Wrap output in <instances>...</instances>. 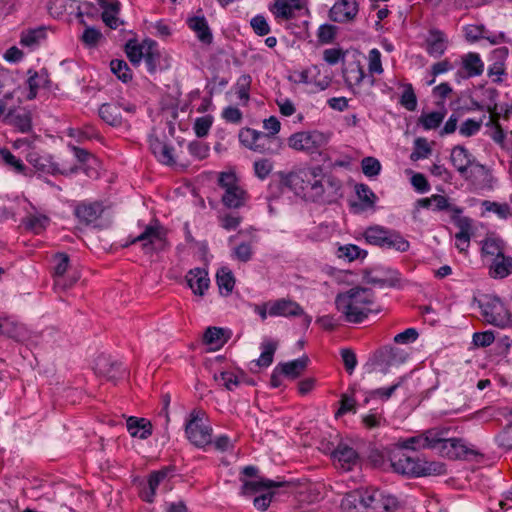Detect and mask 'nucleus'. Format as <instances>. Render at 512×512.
<instances>
[{
	"mask_svg": "<svg viewBox=\"0 0 512 512\" xmlns=\"http://www.w3.org/2000/svg\"><path fill=\"white\" fill-rule=\"evenodd\" d=\"M283 183L305 199L331 204L343 196L342 182L322 166L303 167L283 177Z\"/></svg>",
	"mask_w": 512,
	"mask_h": 512,
	"instance_id": "f257e3e1",
	"label": "nucleus"
},
{
	"mask_svg": "<svg viewBox=\"0 0 512 512\" xmlns=\"http://www.w3.org/2000/svg\"><path fill=\"white\" fill-rule=\"evenodd\" d=\"M335 305L343 319L352 324L362 323L371 313H377L374 308V293L368 288L354 287L337 295Z\"/></svg>",
	"mask_w": 512,
	"mask_h": 512,
	"instance_id": "f03ea898",
	"label": "nucleus"
},
{
	"mask_svg": "<svg viewBox=\"0 0 512 512\" xmlns=\"http://www.w3.org/2000/svg\"><path fill=\"white\" fill-rule=\"evenodd\" d=\"M398 450L437 449L442 454L453 458L464 452V444L458 438H446L445 432L439 429H429L421 434L398 442Z\"/></svg>",
	"mask_w": 512,
	"mask_h": 512,
	"instance_id": "7ed1b4c3",
	"label": "nucleus"
},
{
	"mask_svg": "<svg viewBox=\"0 0 512 512\" xmlns=\"http://www.w3.org/2000/svg\"><path fill=\"white\" fill-rule=\"evenodd\" d=\"M362 512H400L404 503L396 496L380 489H360L348 494L344 503Z\"/></svg>",
	"mask_w": 512,
	"mask_h": 512,
	"instance_id": "20e7f679",
	"label": "nucleus"
},
{
	"mask_svg": "<svg viewBox=\"0 0 512 512\" xmlns=\"http://www.w3.org/2000/svg\"><path fill=\"white\" fill-rule=\"evenodd\" d=\"M391 467L394 472L405 476H424L432 472L441 473L443 465L428 463L419 458L412 457L402 450L394 451L390 456Z\"/></svg>",
	"mask_w": 512,
	"mask_h": 512,
	"instance_id": "39448f33",
	"label": "nucleus"
},
{
	"mask_svg": "<svg viewBox=\"0 0 512 512\" xmlns=\"http://www.w3.org/2000/svg\"><path fill=\"white\" fill-rule=\"evenodd\" d=\"M212 427L208 424L206 413L194 409L189 413L185 424V434L189 442L197 448L212 444Z\"/></svg>",
	"mask_w": 512,
	"mask_h": 512,
	"instance_id": "423d86ee",
	"label": "nucleus"
},
{
	"mask_svg": "<svg viewBox=\"0 0 512 512\" xmlns=\"http://www.w3.org/2000/svg\"><path fill=\"white\" fill-rule=\"evenodd\" d=\"M328 141V134L318 130H310L291 134L287 139V144L293 150L315 155L320 154Z\"/></svg>",
	"mask_w": 512,
	"mask_h": 512,
	"instance_id": "0eeeda50",
	"label": "nucleus"
},
{
	"mask_svg": "<svg viewBox=\"0 0 512 512\" xmlns=\"http://www.w3.org/2000/svg\"><path fill=\"white\" fill-rule=\"evenodd\" d=\"M27 162L35 169L40 175H64L68 176L76 173L77 166L66 165L54 160L50 154H40L36 151H31L26 155Z\"/></svg>",
	"mask_w": 512,
	"mask_h": 512,
	"instance_id": "6e6552de",
	"label": "nucleus"
},
{
	"mask_svg": "<svg viewBox=\"0 0 512 512\" xmlns=\"http://www.w3.org/2000/svg\"><path fill=\"white\" fill-rule=\"evenodd\" d=\"M283 483L276 482L270 479H253L243 481L242 494L253 495L260 493L253 500L254 506L260 511H265L273 498V493L270 491L272 488L281 487Z\"/></svg>",
	"mask_w": 512,
	"mask_h": 512,
	"instance_id": "1a4fd4ad",
	"label": "nucleus"
},
{
	"mask_svg": "<svg viewBox=\"0 0 512 512\" xmlns=\"http://www.w3.org/2000/svg\"><path fill=\"white\" fill-rule=\"evenodd\" d=\"M219 186L224 190L221 200L225 207L238 209L243 207L249 199L247 192L237 184V179L232 173H221Z\"/></svg>",
	"mask_w": 512,
	"mask_h": 512,
	"instance_id": "9d476101",
	"label": "nucleus"
},
{
	"mask_svg": "<svg viewBox=\"0 0 512 512\" xmlns=\"http://www.w3.org/2000/svg\"><path fill=\"white\" fill-rule=\"evenodd\" d=\"M166 229L155 220L147 225L142 233L133 238L130 244L141 243V247L145 253H153L162 251L167 246Z\"/></svg>",
	"mask_w": 512,
	"mask_h": 512,
	"instance_id": "9b49d317",
	"label": "nucleus"
},
{
	"mask_svg": "<svg viewBox=\"0 0 512 512\" xmlns=\"http://www.w3.org/2000/svg\"><path fill=\"white\" fill-rule=\"evenodd\" d=\"M484 320L496 327L505 328L511 322V314L498 297H488L480 304Z\"/></svg>",
	"mask_w": 512,
	"mask_h": 512,
	"instance_id": "f8f14e48",
	"label": "nucleus"
},
{
	"mask_svg": "<svg viewBox=\"0 0 512 512\" xmlns=\"http://www.w3.org/2000/svg\"><path fill=\"white\" fill-rule=\"evenodd\" d=\"M173 468L163 467L160 470L152 471L147 479L146 484L141 488L140 497L147 503H153L156 491L160 486L169 490V481L172 476Z\"/></svg>",
	"mask_w": 512,
	"mask_h": 512,
	"instance_id": "ddd939ff",
	"label": "nucleus"
},
{
	"mask_svg": "<svg viewBox=\"0 0 512 512\" xmlns=\"http://www.w3.org/2000/svg\"><path fill=\"white\" fill-rule=\"evenodd\" d=\"M270 316L271 317H303V324L308 327L312 321V317L306 314L303 308L295 301L280 298L270 301Z\"/></svg>",
	"mask_w": 512,
	"mask_h": 512,
	"instance_id": "4468645a",
	"label": "nucleus"
},
{
	"mask_svg": "<svg viewBox=\"0 0 512 512\" xmlns=\"http://www.w3.org/2000/svg\"><path fill=\"white\" fill-rule=\"evenodd\" d=\"M463 178L471 182L478 190H492L497 181L492 171L478 161L474 162Z\"/></svg>",
	"mask_w": 512,
	"mask_h": 512,
	"instance_id": "2eb2a0df",
	"label": "nucleus"
},
{
	"mask_svg": "<svg viewBox=\"0 0 512 512\" xmlns=\"http://www.w3.org/2000/svg\"><path fill=\"white\" fill-rule=\"evenodd\" d=\"M303 8L302 0H273L269 6L270 12L278 22L296 18Z\"/></svg>",
	"mask_w": 512,
	"mask_h": 512,
	"instance_id": "dca6fc26",
	"label": "nucleus"
},
{
	"mask_svg": "<svg viewBox=\"0 0 512 512\" xmlns=\"http://www.w3.org/2000/svg\"><path fill=\"white\" fill-rule=\"evenodd\" d=\"M452 220L459 230L455 234V246L460 252H466L473 235V220L466 216H453Z\"/></svg>",
	"mask_w": 512,
	"mask_h": 512,
	"instance_id": "f3484780",
	"label": "nucleus"
},
{
	"mask_svg": "<svg viewBox=\"0 0 512 512\" xmlns=\"http://www.w3.org/2000/svg\"><path fill=\"white\" fill-rule=\"evenodd\" d=\"M358 4L356 0H339L329 11V18L333 22L347 23L356 17Z\"/></svg>",
	"mask_w": 512,
	"mask_h": 512,
	"instance_id": "a211bd4d",
	"label": "nucleus"
},
{
	"mask_svg": "<svg viewBox=\"0 0 512 512\" xmlns=\"http://www.w3.org/2000/svg\"><path fill=\"white\" fill-rule=\"evenodd\" d=\"M449 40L447 35L436 28H432L428 31L425 38V49L426 52L434 57H441L448 48Z\"/></svg>",
	"mask_w": 512,
	"mask_h": 512,
	"instance_id": "6ab92c4d",
	"label": "nucleus"
},
{
	"mask_svg": "<svg viewBox=\"0 0 512 512\" xmlns=\"http://www.w3.org/2000/svg\"><path fill=\"white\" fill-rule=\"evenodd\" d=\"M484 72V62L476 52H469L461 57L458 74L463 78H474Z\"/></svg>",
	"mask_w": 512,
	"mask_h": 512,
	"instance_id": "aec40b11",
	"label": "nucleus"
},
{
	"mask_svg": "<svg viewBox=\"0 0 512 512\" xmlns=\"http://www.w3.org/2000/svg\"><path fill=\"white\" fill-rule=\"evenodd\" d=\"M48 12L54 18H62L67 14H72L76 11V15L82 24H85L83 20V13L76 0H50L48 3Z\"/></svg>",
	"mask_w": 512,
	"mask_h": 512,
	"instance_id": "412c9836",
	"label": "nucleus"
},
{
	"mask_svg": "<svg viewBox=\"0 0 512 512\" xmlns=\"http://www.w3.org/2000/svg\"><path fill=\"white\" fill-rule=\"evenodd\" d=\"M335 463L344 471H350L358 462L356 450L346 444H339L332 453Z\"/></svg>",
	"mask_w": 512,
	"mask_h": 512,
	"instance_id": "4be33fe9",
	"label": "nucleus"
},
{
	"mask_svg": "<svg viewBox=\"0 0 512 512\" xmlns=\"http://www.w3.org/2000/svg\"><path fill=\"white\" fill-rule=\"evenodd\" d=\"M75 216L86 225L95 222L103 213V206L99 202L83 201L75 207Z\"/></svg>",
	"mask_w": 512,
	"mask_h": 512,
	"instance_id": "5701e85b",
	"label": "nucleus"
},
{
	"mask_svg": "<svg viewBox=\"0 0 512 512\" xmlns=\"http://www.w3.org/2000/svg\"><path fill=\"white\" fill-rule=\"evenodd\" d=\"M4 122L17 128L22 133H27L32 128L31 113L24 109H12L4 116Z\"/></svg>",
	"mask_w": 512,
	"mask_h": 512,
	"instance_id": "b1692460",
	"label": "nucleus"
},
{
	"mask_svg": "<svg viewBox=\"0 0 512 512\" xmlns=\"http://www.w3.org/2000/svg\"><path fill=\"white\" fill-rule=\"evenodd\" d=\"M450 158L453 166L462 177L466 176L467 171L476 161L473 155L462 145H457L452 149Z\"/></svg>",
	"mask_w": 512,
	"mask_h": 512,
	"instance_id": "393cba45",
	"label": "nucleus"
},
{
	"mask_svg": "<svg viewBox=\"0 0 512 512\" xmlns=\"http://www.w3.org/2000/svg\"><path fill=\"white\" fill-rule=\"evenodd\" d=\"M186 281L195 295L203 296L209 288L208 272L202 268L191 269L186 275Z\"/></svg>",
	"mask_w": 512,
	"mask_h": 512,
	"instance_id": "a878e982",
	"label": "nucleus"
},
{
	"mask_svg": "<svg viewBox=\"0 0 512 512\" xmlns=\"http://www.w3.org/2000/svg\"><path fill=\"white\" fill-rule=\"evenodd\" d=\"M96 369L109 380L115 381L125 375L126 369L122 363L112 361L109 357L100 356L96 360Z\"/></svg>",
	"mask_w": 512,
	"mask_h": 512,
	"instance_id": "bb28decb",
	"label": "nucleus"
},
{
	"mask_svg": "<svg viewBox=\"0 0 512 512\" xmlns=\"http://www.w3.org/2000/svg\"><path fill=\"white\" fill-rule=\"evenodd\" d=\"M55 267H54V285L55 287H59L62 289H67L71 287L76 281L77 278L74 277L69 282L64 278V274L66 273L69 267V257L65 253H58L55 256Z\"/></svg>",
	"mask_w": 512,
	"mask_h": 512,
	"instance_id": "cd10ccee",
	"label": "nucleus"
},
{
	"mask_svg": "<svg viewBox=\"0 0 512 512\" xmlns=\"http://www.w3.org/2000/svg\"><path fill=\"white\" fill-rule=\"evenodd\" d=\"M231 335L232 332L230 329L208 327L203 335V341L205 344L210 345L212 350H218L227 343Z\"/></svg>",
	"mask_w": 512,
	"mask_h": 512,
	"instance_id": "c85d7f7f",
	"label": "nucleus"
},
{
	"mask_svg": "<svg viewBox=\"0 0 512 512\" xmlns=\"http://www.w3.org/2000/svg\"><path fill=\"white\" fill-rule=\"evenodd\" d=\"M188 27L196 34L198 40L204 44H211L213 35L209 28L206 18L202 16H192L186 21Z\"/></svg>",
	"mask_w": 512,
	"mask_h": 512,
	"instance_id": "c756f323",
	"label": "nucleus"
},
{
	"mask_svg": "<svg viewBox=\"0 0 512 512\" xmlns=\"http://www.w3.org/2000/svg\"><path fill=\"white\" fill-rule=\"evenodd\" d=\"M126 426L131 437L139 438L142 440L150 437L153 432L152 424L146 418L131 416L127 419Z\"/></svg>",
	"mask_w": 512,
	"mask_h": 512,
	"instance_id": "7c9ffc66",
	"label": "nucleus"
},
{
	"mask_svg": "<svg viewBox=\"0 0 512 512\" xmlns=\"http://www.w3.org/2000/svg\"><path fill=\"white\" fill-rule=\"evenodd\" d=\"M149 146L152 154L160 163L165 165H173L175 163L173 147L167 145L156 137L149 138Z\"/></svg>",
	"mask_w": 512,
	"mask_h": 512,
	"instance_id": "2f4dec72",
	"label": "nucleus"
},
{
	"mask_svg": "<svg viewBox=\"0 0 512 512\" xmlns=\"http://www.w3.org/2000/svg\"><path fill=\"white\" fill-rule=\"evenodd\" d=\"M102 8V20L111 29H116L120 25L117 17L120 11V3L117 0H99Z\"/></svg>",
	"mask_w": 512,
	"mask_h": 512,
	"instance_id": "473e14b6",
	"label": "nucleus"
},
{
	"mask_svg": "<svg viewBox=\"0 0 512 512\" xmlns=\"http://www.w3.org/2000/svg\"><path fill=\"white\" fill-rule=\"evenodd\" d=\"M379 248L392 249L397 252H406L410 248V243L401 235L400 232L387 228V233Z\"/></svg>",
	"mask_w": 512,
	"mask_h": 512,
	"instance_id": "72a5a7b5",
	"label": "nucleus"
},
{
	"mask_svg": "<svg viewBox=\"0 0 512 512\" xmlns=\"http://www.w3.org/2000/svg\"><path fill=\"white\" fill-rule=\"evenodd\" d=\"M0 164L15 174L28 175L27 166L7 148H0Z\"/></svg>",
	"mask_w": 512,
	"mask_h": 512,
	"instance_id": "f704fd0d",
	"label": "nucleus"
},
{
	"mask_svg": "<svg viewBox=\"0 0 512 512\" xmlns=\"http://www.w3.org/2000/svg\"><path fill=\"white\" fill-rule=\"evenodd\" d=\"M99 117L108 125L119 127L123 123L120 105L116 103H104L99 107Z\"/></svg>",
	"mask_w": 512,
	"mask_h": 512,
	"instance_id": "c9c22d12",
	"label": "nucleus"
},
{
	"mask_svg": "<svg viewBox=\"0 0 512 512\" xmlns=\"http://www.w3.org/2000/svg\"><path fill=\"white\" fill-rule=\"evenodd\" d=\"M22 223L27 230L34 234H40L49 226L50 218L36 211L34 213H28Z\"/></svg>",
	"mask_w": 512,
	"mask_h": 512,
	"instance_id": "e433bc0d",
	"label": "nucleus"
},
{
	"mask_svg": "<svg viewBox=\"0 0 512 512\" xmlns=\"http://www.w3.org/2000/svg\"><path fill=\"white\" fill-rule=\"evenodd\" d=\"M510 274H512V257L505 256L502 252L490 263V275L502 279Z\"/></svg>",
	"mask_w": 512,
	"mask_h": 512,
	"instance_id": "4c0bfd02",
	"label": "nucleus"
},
{
	"mask_svg": "<svg viewBox=\"0 0 512 512\" xmlns=\"http://www.w3.org/2000/svg\"><path fill=\"white\" fill-rule=\"evenodd\" d=\"M29 78L27 79V85L29 88V93L27 95L28 100H33L36 98L38 90L43 88L49 82L48 73L46 70H41L40 72L28 71Z\"/></svg>",
	"mask_w": 512,
	"mask_h": 512,
	"instance_id": "58836bf2",
	"label": "nucleus"
},
{
	"mask_svg": "<svg viewBox=\"0 0 512 512\" xmlns=\"http://www.w3.org/2000/svg\"><path fill=\"white\" fill-rule=\"evenodd\" d=\"M308 362V357L302 356L289 362L279 363L278 369L281 370L284 376L295 379L306 369Z\"/></svg>",
	"mask_w": 512,
	"mask_h": 512,
	"instance_id": "ea45409f",
	"label": "nucleus"
},
{
	"mask_svg": "<svg viewBox=\"0 0 512 512\" xmlns=\"http://www.w3.org/2000/svg\"><path fill=\"white\" fill-rule=\"evenodd\" d=\"M482 256L493 262L502 252H504V242L495 237L488 236L482 242Z\"/></svg>",
	"mask_w": 512,
	"mask_h": 512,
	"instance_id": "a19ab883",
	"label": "nucleus"
},
{
	"mask_svg": "<svg viewBox=\"0 0 512 512\" xmlns=\"http://www.w3.org/2000/svg\"><path fill=\"white\" fill-rule=\"evenodd\" d=\"M46 39V30L44 27H38L23 31L20 37V44L30 50L36 49L40 43Z\"/></svg>",
	"mask_w": 512,
	"mask_h": 512,
	"instance_id": "79ce46f5",
	"label": "nucleus"
},
{
	"mask_svg": "<svg viewBox=\"0 0 512 512\" xmlns=\"http://www.w3.org/2000/svg\"><path fill=\"white\" fill-rule=\"evenodd\" d=\"M278 343L272 339H264L260 344L261 354L255 364L258 367H269L274 359V354L277 350Z\"/></svg>",
	"mask_w": 512,
	"mask_h": 512,
	"instance_id": "37998d69",
	"label": "nucleus"
},
{
	"mask_svg": "<svg viewBox=\"0 0 512 512\" xmlns=\"http://www.w3.org/2000/svg\"><path fill=\"white\" fill-rule=\"evenodd\" d=\"M216 282L220 294L222 296H228L234 289L235 277L229 268L221 267L216 273Z\"/></svg>",
	"mask_w": 512,
	"mask_h": 512,
	"instance_id": "c03bdc74",
	"label": "nucleus"
},
{
	"mask_svg": "<svg viewBox=\"0 0 512 512\" xmlns=\"http://www.w3.org/2000/svg\"><path fill=\"white\" fill-rule=\"evenodd\" d=\"M278 148L279 145L275 137L264 132H259L252 150L261 154L271 155L275 154Z\"/></svg>",
	"mask_w": 512,
	"mask_h": 512,
	"instance_id": "a18cd8bd",
	"label": "nucleus"
},
{
	"mask_svg": "<svg viewBox=\"0 0 512 512\" xmlns=\"http://www.w3.org/2000/svg\"><path fill=\"white\" fill-rule=\"evenodd\" d=\"M336 256L339 259L352 262L356 259H364L367 256V251L355 244H345L337 248Z\"/></svg>",
	"mask_w": 512,
	"mask_h": 512,
	"instance_id": "49530a36",
	"label": "nucleus"
},
{
	"mask_svg": "<svg viewBox=\"0 0 512 512\" xmlns=\"http://www.w3.org/2000/svg\"><path fill=\"white\" fill-rule=\"evenodd\" d=\"M143 60L145 61L148 72L154 73L160 60V52L156 41L148 39V44L143 55Z\"/></svg>",
	"mask_w": 512,
	"mask_h": 512,
	"instance_id": "de8ad7c7",
	"label": "nucleus"
},
{
	"mask_svg": "<svg viewBox=\"0 0 512 512\" xmlns=\"http://www.w3.org/2000/svg\"><path fill=\"white\" fill-rule=\"evenodd\" d=\"M148 44V39L143 40L141 43L136 41H129L126 44V54L129 61L138 66L143 60V55Z\"/></svg>",
	"mask_w": 512,
	"mask_h": 512,
	"instance_id": "09e8293b",
	"label": "nucleus"
},
{
	"mask_svg": "<svg viewBox=\"0 0 512 512\" xmlns=\"http://www.w3.org/2000/svg\"><path fill=\"white\" fill-rule=\"evenodd\" d=\"M387 233V227L381 225H372L365 229L363 237L366 243L380 247L384 236Z\"/></svg>",
	"mask_w": 512,
	"mask_h": 512,
	"instance_id": "8fccbe9b",
	"label": "nucleus"
},
{
	"mask_svg": "<svg viewBox=\"0 0 512 512\" xmlns=\"http://www.w3.org/2000/svg\"><path fill=\"white\" fill-rule=\"evenodd\" d=\"M251 83L252 78L249 74L241 75L235 83V92L243 105H246L250 99Z\"/></svg>",
	"mask_w": 512,
	"mask_h": 512,
	"instance_id": "3c124183",
	"label": "nucleus"
},
{
	"mask_svg": "<svg viewBox=\"0 0 512 512\" xmlns=\"http://www.w3.org/2000/svg\"><path fill=\"white\" fill-rule=\"evenodd\" d=\"M482 207L485 211L495 213L500 219H508L512 217V207L507 203L484 200L482 202Z\"/></svg>",
	"mask_w": 512,
	"mask_h": 512,
	"instance_id": "603ef678",
	"label": "nucleus"
},
{
	"mask_svg": "<svg viewBox=\"0 0 512 512\" xmlns=\"http://www.w3.org/2000/svg\"><path fill=\"white\" fill-rule=\"evenodd\" d=\"M445 117V113L441 111H433L427 114H422L419 117L418 123L425 130H433L440 126Z\"/></svg>",
	"mask_w": 512,
	"mask_h": 512,
	"instance_id": "864d4df0",
	"label": "nucleus"
},
{
	"mask_svg": "<svg viewBox=\"0 0 512 512\" xmlns=\"http://www.w3.org/2000/svg\"><path fill=\"white\" fill-rule=\"evenodd\" d=\"M405 377H400L394 384L389 387L377 388L370 390L367 394L370 398H378L382 401H387L391 398L394 392L402 386Z\"/></svg>",
	"mask_w": 512,
	"mask_h": 512,
	"instance_id": "5fc2aeb1",
	"label": "nucleus"
},
{
	"mask_svg": "<svg viewBox=\"0 0 512 512\" xmlns=\"http://www.w3.org/2000/svg\"><path fill=\"white\" fill-rule=\"evenodd\" d=\"M399 103L408 111H415L417 108V97L412 84L403 85V92Z\"/></svg>",
	"mask_w": 512,
	"mask_h": 512,
	"instance_id": "6e6d98bb",
	"label": "nucleus"
},
{
	"mask_svg": "<svg viewBox=\"0 0 512 512\" xmlns=\"http://www.w3.org/2000/svg\"><path fill=\"white\" fill-rule=\"evenodd\" d=\"M432 210H450L455 214L454 216H460V214L463 212V209L458 206H450L448 199L445 196L439 194L432 195Z\"/></svg>",
	"mask_w": 512,
	"mask_h": 512,
	"instance_id": "4d7b16f0",
	"label": "nucleus"
},
{
	"mask_svg": "<svg viewBox=\"0 0 512 512\" xmlns=\"http://www.w3.org/2000/svg\"><path fill=\"white\" fill-rule=\"evenodd\" d=\"M381 353L383 355L384 361H386L388 365L403 363L407 357V354H405L402 350L392 346L385 347Z\"/></svg>",
	"mask_w": 512,
	"mask_h": 512,
	"instance_id": "13d9d810",
	"label": "nucleus"
},
{
	"mask_svg": "<svg viewBox=\"0 0 512 512\" xmlns=\"http://www.w3.org/2000/svg\"><path fill=\"white\" fill-rule=\"evenodd\" d=\"M111 71L123 82L131 80L132 75L128 64L124 60L115 59L110 63Z\"/></svg>",
	"mask_w": 512,
	"mask_h": 512,
	"instance_id": "bf43d9fd",
	"label": "nucleus"
},
{
	"mask_svg": "<svg viewBox=\"0 0 512 512\" xmlns=\"http://www.w3.org/2000/svg\"><path fill=\"white\" fill-rule=\"evenodd\" d=\"M253 254V247L248 242H241L232 250V257L244 263L250 261Z\"/></svg>",
	"mask_w": 512,
	"mask_h": 512,
	"instance_id": "052dcab7",
	"label": "nucleus"
},
{
	"mask_svg": "<svg viewBox=\"0 0 512 512\" xmlns=\"http://www.w3.org/2000/svg\"><path fill=\"white\" fill-rule=\"evenodd\" d=\"M487 76L493 83L500 84L507 77L505 64L501 62L491 63L487 69Z\"/></svg>",
	"mask_w": 512,
	"mask_h": 512,
	"instance_id": "680f3d73",
	"label": "nucleus"
},
{
	"mask_svg": "<svg viewBox=\"0 0 512 512\" xmlns=\"http://www.w3.org/2000/svg\"><path fill=\"white\" fill-rule=\"evenodd\" d=\"M486 27L482 24H469L463 27L465 38L468 42L474 43L481 39L486 33Z\"/></svg>",
	"mask_w": 512,
	"mask_h": 512,
	"instance_id": "e2e57ef3",
	"label": "nucleus"
},
{
	"mask_svg": "<svg viewBox=\"0 0 512 512\" xmlns=\"http://www.w3.org/2000/svg\"><path fill=\"white\" fill-rule=\"evenodd\" d=\"M482 124H483V119L482 118L479 119V120L472 119V118L466 119L460 125L459 133L463 137L474 136V135H476L480 131V129L482 127Z\"/></svg>",
	"mask_w": 512,
	"mask_h": 512,
	"instance_id": "0e129e2a",
	"label": "nucleus"
},
{
	"mask_svg": "<svg viewBox=\"0 0 512 512\" xmlns=\"http://www.w3.org/2000/svg\"><path fill=\"white\" fill-rule=\"evenodd\" d=\"M362 172L367 177L377 176L381 171L379 160L374 157H365L361 161Z\"/></svg>",
	"mask_w": 512,
	"mask_h": 512,
	"instance_id": "69168bd1",
	"label": "nucleus"
},
{
	"mask_svg": "<svg viewBox=\"0 0 512 512\" xmlns=\"http://www.w3.org/2000/svg\"><path fill=\"white\" fill-rule=\"evenodd\" d=\"M212 123L213 118L210 115L197 118L193 127L196 136L199 138L205 137L209 133Z\"/></svg>",
	"mask_w": 512,
	"mask_h": 512,
	"instance_id": "338daca9",
	"label": "nucleus"
},
{
	"mask_svg": "<svg viewBox=\"0 0 512 512\" xmlns=\"http://www.w3.org/2000/svg\"><path fill=\"white\" fill-rule=\"evenodd\" d=\"M496 442L500 447L512 450V423L496 436Z\"/></svg>",
	"mask_w": 512,
	"mask_h": 512,
	"instance_id": "774afa93",
	"label": "nucleus"
}]
</instances>
